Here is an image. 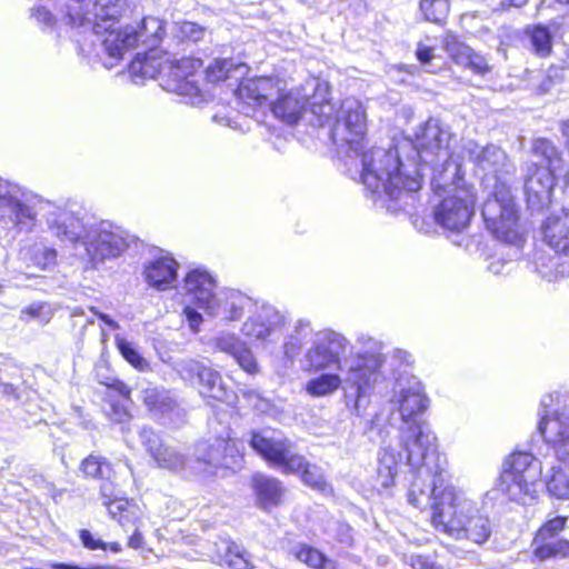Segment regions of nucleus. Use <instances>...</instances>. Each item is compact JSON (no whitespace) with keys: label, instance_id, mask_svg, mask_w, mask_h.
I'll return each instance as SVG.
<instances>
[{"label":"nucleus","instance_id":"f257e3e1","mask_svg":"<svg viewBox=\"0 0 569 569\" xmlns=\"http://www.w3.org/2000/svg\"><path fill=\"white\" fill-rule=\"evenodd\" d=\"M392 409L399 411L402 426L398 430L397 447L387 443L391 426L388 417L377 413L370 421L368 433L371 439L381 442V453L378 466V481L381 487L393 485L399 463L406 457L412 478L419 470L428 465L446 462L437 450V438L429 426L419 418L428 407L425 389L415 376H400L393 385V395L390 398Z\"/></svg>","mask_w":569,"mask_h":569},{"label":"nucleus","instance_id":"f03ea898","mask_svg":"<svg viewBox=\"0 0 569 569\" xmlns=\"http://www.w3.org/2000/svg\"><path fill=\"white\" fill-rule=\"evenodd\" d=\"M446 463L428 465L419 470L412 478L408 502L419 509L430 507L436 530L482 545L492 533L491 521L472 500L448 485Z\"/></svg>","mask_w":569,"mask_h":569},{"label":"nucleus","instance_id":"7ed1b4c3","mask_svg":"<svg viewBox=\"0 0 569 569\" xmlns=\"http://www.w3.org/2000/svg\"><path fill=\"white\" fill-rule=\"evenodd\" d=\"M360 350L341 363V357L349 349V341L341 333L322 330L313 336L311 346L305 353V368L309 371H323L338 368L345 377L347 397L355 396L353 410L360 416L369 403L370 395L383 381V345L370 337L358 339Z\"/></svg>","mask_w":569,"mask_h":569},{"label":"nucleus","instance_id":"20e7f679","mask_svg":"<svg viewBox=\"0 0 569 569\" xmlns=\"http://www.w3.org/2000/svg\"><path fill=\"white\" fill-rule=\"evenodd\" d=\"M460 154L462 156L461 167L465 160H469L479 169L492 173L496 179L495 191L489 197L481 210L487 229L498 239L510 244H520L522 236L518 228V213L510 192V188L505 181H501L500 173L508 172L507 154L497 146L489 144L480 148L473 140H463L460 144ZM456 179V183L462 180Z\"/></svg>","mask_w":569,"mask_h":569},{"label":"nucleus","instance_id":"39448f33","mask_svg":"<svg viewBox=\"0 0 569 569\" xmlns=\"http://www.w3.org/2000/svg\"><path fill=\"white\" fill-rule=\"evenodd\" d=\"M400 147H373L359 151L361 156V180L365 187L377 199L382 197L392 201L412 198V193L421 188L423 172L409 157L402 160Z\"/></svg>","mask_w":569,"mask_h":569},{"label":"nucleus","instance_id":"423d86ee","mask_svg":"<svg viewBox=\"0 0 569 569\" xmlns=\"http://www.w3.org/2000/svg\"><path fill=\"white\" fill-rule=\"evenodd\" d=\"M455 136L439 120L429 119L416 132L415 141L406 140L401 150H410L408 156L415 161L420 172L427 167L433 171L431 184L440 189L449 183H456L461 176L460 146H453Z\"/></svg>","mask_w":569,"mask_h":569},{"label":"nucleus","instance_id":"0eeeda50","mask_svg":"<svg viewBox=\"0 0 569 569\" xmlns=\"http://www.w3.org/2000/svg\"><path fill=\"white\" fill-rule=\"evenodd\" d=\"M139 437L142 446L158 468L171 472L189 469L191 472L206 471V467L233 469L240 465L241 456L230 439L216 438L212 443L201 441L196 446L194 459H189L177 448L162 442L151 428L143 427Z\"/></svg>","mask_w":569,"mask_h":569},{"label":"nucleus","instance_id":"6e6552de","mask_svg":"<svg viewBox=\"0 0 569 569\" xmlns=\"http://www.w3.org/2000/svg\"><path fill=\"white\" fill-rule=\"evenodd\" d=\"M118 19L107 23H97L96 39L90 40L91 47L86 49L87 43L81 44V52L87 57L101 61L104 68H113L123 57L124 52L138 43H144L156 48L158 41L164 34L163 21L156 17H146L137 26H127L122 29H114Z\"/></svg>","mask_w":569,"mask_h":569},{"label":"nucleus","instance_id":"1a4fd4ad","mask_svg":"<svg viewBox=\"0 0 569 569\" xmlns=\"http://www.w3.org/2000/svg\"><path fill=\"white\" fill-rule=\"evenodd\" d=\"M250 446L281 472L288 475L301 472L305 485L322 493L332 491L322 469L317 465L309 463L303 456L296 452L295 443L282 435L270 430L253 432Z\"/></svg>","mask_w":569,"mask_h":569},{"label":"nucleus","instance_id":"9d476101","mask_svg":"<svg viewBox=\"0 0 569 569\" xmlns=\"http://www.w3.org/2000/svg\"><path fill=\"white\" fill-rule=\"evenodd\" d=\"M540 477L539 459L529 452H515L505 463L497 489L510 500L527 505L537 497Z\"/></svg>","mask_w":569,"mask_h":569},{"label":"nucleus","instance_id":"9b49d317","mask_svg":"<svg viewBox=\"0 0 569 569\" xmlns=\"http://www.w3.org/2000/svg\"><path fill=\"white\" fill-rule=\"evenodd\" d=\"M539 432L556 456L569 467V395L549 393L540 401Z\"/></svg>","mask_w":569,"mask_h":569},{"label":"nucleus","instance_id":"f8f14e48","mask_svg":"<svg viewBox=\"0 0 569 569\" xmlns=\"http://www.w3.org/2000/svg\"><path fill=\"white\" fill-rule=\"evenodd\" d=\"M367 133V112L362 102L346 98L338 108V117L331 128V139L340 152L358 157Z\"/></svg>","mask_w":569,"mask_h":569},{"label":"nucleus","instance_id":"ddd939ff","mask_svg":"<svg viewBox=\"0 0 569 569\" xmlns=\"http://www.w3.org/2000/svg\"><path fill=\"white\" fill-rule=\"evenodd\" d=\"M73 4L69 7L64 16L66 23L72 29H77L79 34V47L87 43L86 49L90 48V40L96 39L97 23H107L119 19L123 12V4L119 0H72Z\"/></svg>","mask_w":569,"mask_h":569},{"label":"nucleus","instance_id":"4468645a","mask_svg":"<svg viewBox=\"0 0 569 569\" xmlns=\"http://www.w3.org/2000/svg\"><path fill=\"white\" fill-rule=\"evenodd\" d=\"M37 200L17 183L0 178V222L19 232L33 231L38 221Z\"/></svg>","mask_w":569,"mask_h":569},{"label":"nucleus","instance_id":"2eb2a0df","mask_svg":"<svg viewBox=\"0 0 569 569\" xmlns=\"http://www.w3.org/2000/svg\"><path fill=\"white\" fill-rule=\"evenodd\" d=\"M82 240L92 268L119 257L128 248V233L109 221L90 227Z\"/></svg>","mask_w":569,"mask_h":569},{"label":"nucleus","instance_id":"dca6fc26","mask_svg":"<svg viewBox=\"0 0 569 569\" xmlns=\"http://www.w3.org/2000/svg\"><path fill=\"white\" fill-rule=\"evenodd\" d=\"M248 318L241 326V333L253 343H273L282 335L284 317L269 303H258L247 310Z\"/></svg>","mask_w":569,"mask_h":569},{"label":"nucleus","instance_id":"f3484780","mask_svg":"<svg viewBox=\"0 0 569 569\" xmlns=\"http://www.w3.org/2000/svg\"><path fill=\"white\" fill-rule=\"evenodd\" d=\"M475 194L468 188L456 187L435 208L436 222L451 232L463 231L473 214Z\"/></svg>","mask_w":569,"mask_h":569},{"label":"nucleus","instance_id":"a211bd4d","mask_svg":"<svg viewBox=\"0 0 569 569\" xmlns=\"http://www.w3.org/2000/svg\"><path fill=\"white\" fill-rule=\"evenodd\" d=\"M174 370L187 381H198L202 397L221 402H231L233 393L223 383L219 371L196 359H181L174 363Z\"/></svg>","mask_w":569,"mask_h":569},{"label":"nucleus","instance_id":"6ab92c4d","mask_svg":"<svg viewBox=\"0 0 569 569\" xmlns=\"http://www.w3.org/2000/svg\"><path fill=\"white\" fill-rule=\"evenodd\" d=\"M202 67V61L192 57H183L173 62L167 63L168 83L167 90L178 93L186 98V102L191 106H200L204 101L196 80V72Z\"/></svg>","mask_w":569,"mask_h":569},{"label":"nucleus","instance_id":"aec40b11","mask_svg":"<svg viewBox=\"0 0 569 569\" xmlns=\"http://www.w3.org/2000/svg\"><path fill=\"white\" fill-rule=\"evenodd\" d=\"M253 306L254 301L242 292L223 289L213 293L202 311L209 318L230 322L240 320Z\"/></svg>","mask_w":569,"mask_h":569},{"label":"nucleus","instance_id":"412c9836","mask_svg":"<svg viewBox=\"0 0 569 569\" xmlns=\"http://www.w3.org/2000/svg\"><path fill=\"white\" fill-rule=\"evenodd\" d=\"M567 518L557 516L548 520L538 530L533 538V555L539 560H546L552 557H569V541L553 538L566 527Z\"/></svg>","mask_w":569,"mask_h":569},{"label":"nucleus","instance_id":"4be33fe9","mask_svg":"<svg viewBox=\"0 0 569 569\" xmlns=\"http://www.w3.org/2000/svg\"><path fill=\"white\" fill-rule=\"evenodd\" d=\"M441 46L456 64L481 76L490 71L486 58L476 52L455 33L446 32L441 39Z\"/></svg>","mask_w":569,"mask_h":569},{"label":"nucleus","instance_id":"5701e85b","mask_svg":"<svg viewBox=\"0 0 569 569\" xmlns=\"http://www.w3.org/2000/svg\"><path fill=\"white\" fill-rule=\"evenodd\" d=\"M555 187V171L551 169L535 168L531 176L525 181L527 204L532 211H540L551 202Z\"/></svg>","mask_w":569,"mask_h":569},{"label":"nucleus","instance_id":"b1692460","mask_svg":"<svg viewBox=\"0 0 569 569\" xmlns=\"http://www.w3.org/2000/svg\"><path fill=\"white\" fill-rule=\"evenodd\" d=\"M282 82L278 78L257 77L242 80L237 89V96L248 104L262 106L271 97L279 93Z\"/></svg>","mask_w":569,"mask_h":569},{"label":"nucleus","instance_id":"393cba45","mask_svg":"<svg viewBox=\"0 0 569 569\" xmlns=\"http://www.w3.org/2000/svg\"><path fill=\"white\" fill-rule=\"evenodd\" d=\"M214 287L216 283L210 273L206 270L193 269L184 277L182 289L188 301L197 309L202 310L213 296Z\"/></svg>","mask_w":569,"mask_h":569},{"label":"nucleus","instance_id":"a878e982","mask_svg":"<svg viewBox=\"0 0 569 569\" xmlns=\"http://www.w3.org/2000/svg\"><path fill=\"white\" fill-rule=\"evenodd\" d=\"M47 223L53 234L62 241L76 242L83 238V224L71 210L56 208L48 213Z\"/></svg>","mask_w":569,"mask_h":569},{"label":"nucleus","instance_id":"bb28decb","mask_svg":"<svg viewBox=\"0 0 569 569\" xmlns=\"http://www.w3.org/2000/svg\"><path fill=\"white\" fill-rule=\"evenodd\" d=\"M168 59L160 56L156 48L148 52H139L129 64V76L136 84L142 83L146 79H153L157 74L167 69Z\"/></svg>","mask_w":569,"mask_h":569},{"label":"nucleus","instance_id":"cd10ccee","mask_svg":"<svg viewBox=\"0 0 569 569\" xmlns=\"http://www.w3.org/2000/svg\"><path fill=\"white\" fill-rule=\"evenodd\" d=\"M177 261L169 254H161L144 267V279L149 286L168 289L177 279Z\"/></svg>","mask_w":569,"mask_h":569},{"label":"nucleus","instance_id":"c85d7f7f","mask_svg":"<svg viewBox=\"0 0 569 569\" xmlns=\"http://www.w3.org/2000/svg\"><path fill=\"white\" fill-rule=\"evenodd\" d=\"M545 242L555 251L569 254V212L552 214L542 224Z\"/></svg>","mask_w":569,"mask_h":569},{"label":"nucleus","instance_id":"c756f323","mask_svg":"<svg viewBox=\"0 0 569 569\" xmlns=\"http://www.w3.org/2000/svg\"><path fill=\"white\" fill-rule=\"evenodd\" d=\"M306 104L307 99L305 96H301L299 91H290L279 96L272 102L271 110L276 118L281 119L288 124H295L302 114L308 112Z\"/></svg>","mask_w":569,"mask_h":569},{"label":"nucleus","instance_id":"7c9ffc66","mask_svg":"<svg viewBox=\"0 0 569 569\" xmlns=\"http://www.w3.org/2000/svg\"><path fill=\"white\" fill-rule=\"evenodd\" d=\"M309 112L311 118L309 121L322 127L336 121L338 117V109L332 101L327 98V88L322 89L320 84L317 86L315 94L308 100Z\"/></svg>","mask_w":569,"mask_h":569},{"label":"nucleus","instance_id":"2f4dec72","mask_svg":"<svg viewBox=\"0 0 569 569\" xmlns=\"http://www.w3.org/2000/svg\"><path fill=\"white\" fill-rule=\"evenodd\" d=\"M252 482L258 501L262 508L268 509L280 503L283 488L278 479L256 475Z\"/></svg>","mask_w":569,"mask_h":569},{"label":"nucleus","instance_id":"473e14b6","mask_svg":"<svg viewBox=\"0 0 569 569\" xmlns=\"http://www.w3.org/2000/svg\"><path fill=\"white\" fill-rule=\"evenodd\" d=\"M247 72V66L242 62H234L231 59H214L206 68V77L210 82H218L224 79H241Z\"/></svg>","mask_w":569,"mask_h":569},{"label":"nucleus","instance_id":"72a5a7b5","mask_svg":"<svg viewBox=\"0 0 569 569\" xmlns=\"http://www.w3.org/2000/svg\"><path fill=\"white\" fill-rule=\"evenodd\" d=\"M289 553L298 561L307 565L312 569H336V562L327 558L318 549L299 543L293 546Z\"/></svg>","mask_w":569,"mask_h":569},{"label":"nucleus","instance_id":"f704fd0d","mask_svg":"<svg viewBox=\"0 0 569 569\" xmlns=\"http://www.w3.org/2000/svg\"><path fill=\"white\" fill-rule=\"evenodd\" d=\"M220 558L232 569H252L250 555L242 547L230 540H222L218 547Z\"/></svg>","mask_w":569,"mask_h":569},{"label":"nucleus","instance_id":"c9c22d12","mask_svg":"<svg viewBox=\"0 0 569 569\" xmlns=\"http://www.w3.org/2000/svg\"><path fill=\"white\" fill-rule=\"evenodd\" d=\"M525 37L529 41V49L538 57L545 58L552 51V36L547 27L541 24L529 26L525 30Z\"/></svg>","mask_w":569,"mask_h":569},{"label":"nucleus","instance_id":"e433bc0d","mask_svg":"<svg viewBox=\"0 0 569 569\" xmlns=\"http://www.w3.org/2000/svg\"><path fill=\"white\" fill-rule=\"evenodd\" d=\"M142 400L150 411L160 415L173 412L178 407L176 400L166 390L147 388L142 391Z\"/></svg>","mask_w":569,"mask_h":569},{"label":"nucleus","instance_id":"4c0bfd02","mask_svg":"<svg viewBox=\"0 0 569 569\" xmlns=\"http://www.w3.org/2000/svg\"><path fill=\"white\" fill-rule=\"evenodd\" d=\"M341 383L342 379L339 375L321 373L306 383V391L312 397H326L337 391Z\"/></svg>","mask_w":569,"mask_h":569},{"label":"nucleus","instance_id":"58836bf2","mask_svg":"<svg viewBox=\"0 0 569 569\" xmlns=\"http://www.w3.org/2000/svg\"><path fill=\"white\" fill-rule=\"evenodd\" d=\"M531 149L535 156L542 158L546 162V167H540V169L556 171L559 168L561 159L557 148L550 140L546 138L535 139Z\"/></svg>","mask_w":569,"mask_h":569},{"label":"nucleus","instance_id":"ea45409f","mask_svg":"<svg viewBox=\"0 0 569 569\" xmlns=\"http://www.w3.org/2000/svg\"><path fill=\"white\" fill-rule=\"evenodd\" d=\"M420 10L427 21L442 23L450 10L448 0H421Z\"/></svg>","mask_w":569,"mask_h":569},{"label":"nucleus","instance_id":"a19ab883","mask_svg":"<svg viewBox=\"0 0 569 569\" xmlns=\"http://www.w3.org/2000/svg\"><path fill=\"white\" fill-rule=\"evenodd\" d=\"M309 329V322L305 320H298L295 326V331L289 335L283 343V353L286 358L292 360L299 355L302 340L306 337V332Z\"/></svg>","mask_w":569,"mask_h":569},{"label":"nucleus","instance_id":"79ce46f5","mask_svg":"<svg viewBox=\"0 0 569 569\" xmlns=\"http://www.w3.org/2000/svg\"><path fill=\"white\" fill-rule=\"evenodd\" d=\"M552 475L546 481L548 492L557 499H569V478L557 467H552Z\"/></svg>","mask_w":569,"mask_h":569},{"label":"nucleus","instance_id":"37998d69","mask_svg":"<svg viewBox=\"0 0 569 569\" xmlns=\"http://www.w3.org/2000/svg\"><path fill=\"white\" fill-rule=\"evenodd\" d=\"M30 262L41 269L51 270L57 263V251L52 248L36 244L30 249Z\"/></svg>","mask_w":569,"mask_h":569},{"label":"nucleus","instance_id":"c03bdc74","mask_svg":"<svg viewBox=\"0 0 569 569\" xmlns=\"http://www.w3.org/2000/svg\"><path fill=\"white\" fill-rule=\"evenodd\" d=\"M173 32L182 41L198 42L204 38L207 29L191 21H182L174 24Z\"/></svg>","mask_w":569,"mask_h":569},{"label":"nucleus","instance_id":"a18cd8bd","mask_svg":"<svg viewBox=\"0 0 569 569\" xmlns=\"http://www.w3.org/2000/svg\"><path fill=\"white\" fill-rule=\"evenodd\" d=\"M117 347L122 357L134 368L144 370L148 368V361L138 352V350L127 341L124 338L119 336L116 337Z\"/></svg>","mask_w":569,"mask_h":569},{"label":"nucleus","instance_id":"49530a36","mask_svg":"<svg viewBox=\"0 0 569 569\" xmlns=\"http://www.w3.org/2000/svg\"><path fill=\"white\" fill-rule=\"evenodd\" d=\"M52 317V312L44 302H33L24 307L20 312V320L29 321L38 320L40 323H48Z\"/></svg>","mask_w":569,"mask_h":569},{"label":"nucleus","instance_id":"de8ad7c7","mask_svg":"<svg viewBox=\"0 0 569 569\" xmlns=\"http://www.w3.org/2000/svg\"><path fill=\"white\" fill-rule=\"evenodd\" d=\"M82 472L92 478H103L110 472L109 463L100 457L89 456L81 463Z\"/></svg>","mask_w":569,"mask_h":569},{"label":"nucleus","instance_id":"09e8293b","mask_svg":"<svg viewBox=\"0 0 569 569\" xmlns=\"http://www.w3.org/2000/svg\"><path fill=\"white\" fill-rule=\"evenodd\" d=\"M233 359L240 366V368L249 375H256L259 372V365L253 355L252 350L248 347L247 342L236 353Z\"/></svg>","mask_w":569,"mask_h":569},{"label":"nucleus","instance_id":"8fccbe9b","mask_svg":"<svg viewBox=\"0 0 569 569\" xmlns=\"http://www.w3.org/2000/svg\"><path fill=\"white\" fill-rule=\"evenodd\" d=\"M242 341L234 333H222L214 339V346L218 350L226 352L232 357L242 348Z\"/></svg>","mask_w":569,"mask_h":569},{"label":"nucleus","instance_id":"3c124183","mask_svg":"<svg viewBox=\"0 0 569 569\" xmlns=\"http://www.w3.org/2000/svg\"><path fill=\"white\" fill-rule=\"evenodd\" d=\"M537 271L548 281H557L558 279L565 278L569 274V269L565 268L563 264H560L558 259L555 258L549 260V264H537Z\"/></svg>","mask_w":569,"mask_h":569},{"label":"nucleus","instance_id":"603ef678","mask_svg":"<svg viewBox=\"0 0 569 569\" xmlns=\"http://www.w3.org/2000/svg\"><path fill=\"white\" fill-rule=\"evenodd\" d=\"M437 48L436 39L426 37L417 43L416 57L421 64H429L435 58V50Z\"/></svg>","mask_w":569,"mask_h":569},{"label":"nucleus","instance_id":"864d4df0","mask_svg":"<svg viewBox=\"0 0 569 569\" xmlns=\"http://www.w3.org/2000/svg\"><path fill=\"white\" fill-rule=\"evenodd\" d=\"M109 417L117 423H124L130 420L131 416L128 410V401L112 400L110 402Z\"/></svg>","mask_w":569,"mask_h":569},{"label":"nucleus","instance_id":"5fc2aeb1","mask_svg":"<svg viewBox=\"0 0 569 569\" xmlns=\"http://www.w3.org/2000/svg\"><path fill=\"white\" fill-rule=\"evenodd\" d=\"M140 513V509L136 505L130 503L128 506V509L124 512H122V515L118 518L117 521L123 528H132L138 526Z\"/></svg>","mask_w":569,"mask_h":569},{"label":"nucleus","instance_id":"6e6d98bb","mask_svg":"<svg viewBox=\"0 0 569 569\" xmlns=\"http://www.w3.org/2000/svg\"><path fill=\"white\" fill-rule=\"evenodd\" d=\"M80 540L82 545L90 550H107L108 545L103 542L100 538L94 537L89 530L82 529L79 532Z\"/></svg>","mask_w":569,"mask_h":569},{"label":"nucleus","instance_id":"4d7b16f0","mask_svg":"<svg viewBox=\"0 0 569 569\" xmlns=\"http://www.w3.org/2000/svg\"><path fill=\"white\" fill-rule=\"evenodd\" d=\"M183 315L186 316V319L192 331H199V328L203 321L202 315L196 308L189 305L184 307Z\"/></svg>","mask_w":569,"mask_h":569},{"label":"nucleus","instance_id":"13d9d810","mask_svg":"<svg viewBox=\"0 0 569 569\" xmlns=\"http://www.w3.org/2000/svg\"><path fill=\"white\" fill-rule=\"evenodd\" d=\"M104 505L108 507L109 515L118 520V518L128 509L130 502L126 499H114L110 501H104Z\"/></svg>","mask_w":569,"mask_h":569},{"label":"nucleus","instance_id":"bf43d9fd","mask_svg":"<svg viewBox=\"0 0 569 569\" xmlns=\"http://www.w3.org/2000/svg\"><path fill=\"white\" fill-rule=\"evenodd\" d=\"M32 16L39 23L43 24L44 27H52L56 21L51 12L43 7L37 8Z\"/></svg>","mask_w":569,"mask_h":569},{"label":"nucleus","instance_id":"052dcab7","mask_svg":"<svg viewBox=\"0 0 569 569\" xmlns=\"http://www.w3.org/2000/svg\"><path fill=\"white\" fill-rule=\"evenodd\" d=\"M352 529L349 525L339 523L337 526V539L343 545H351L352 542Z\"/></svg>","mask_w":569,"mask_h":569},{"label":"nucleus","instance_id":"680f3d73","mask_svg":"<svg viewBox=\"0 0 569 569\" xmlns=\"http://www.w3.org/2000/svg\"><path fill=\"white\" fill-rule=\"evenodd\" d=\"M33 482L38 488L43 489L48 495L56 498L57 493L54 485L48 481L42 475H36L33 477Z\"/></svg>","mask_w":569,"mask_h":569},{"label":"nucleus","instance_id":"e2e57ef3","mask_svg":"<svg viewBox=\"0 0 569 569\" xmlns=\"http://www.w3.org/2000/svg\"><path fill=\"white\" fill-rule=\"evenodd\" d=\"M412 569H431L432 563L421 555H411L408 560Z\"/></svg>","mask_w":569,"mask_h":569},{"label":"nucleus","instance_id":"0e129e2a","mask_svg":"<svg viewBox=\"0 0 569 569\" xmlns=\"http://www.w3.org/2000/svg\"><path fill=\"white\" fill-rule=\"evenodd\" d=\"M133 533L130 536L128 545L133 549H139L143 546V537L139 531V526L132 527Z\"/></svg>","mask_w":569,"mask_h":569},{"label":"nucleus","instance_id":"69168bd1","mask_svg":"<svg viewBox=\"0 0 569 569\" xmlns=\"http://www.w3.org/2000/svg\"><path fill=\"white\" fill-rule=\"evenodd\" d=\"M90 311L93 315L98 316V318L100 320H102L111 329H113V330L119 329V323L117 321H114L111 317H109L108 315L97 311L96 308H93V307L90 308Z\"/></svg>","mask_w":569,"mask_h":569},{"label":"nucleus","instance_id":"338daca9","mask_svg":"<svg viewBox=\"0 0 569 569\" xmlns=\"http://www.w3.org/2000/svg\"><path fill=\"white\" fill-rule=\"evenodd\" d=\"M0 396L12 397V398L17 399L18 398L17 389L12 383L0 382Z\"/></svg>","mask_w":569,"mask_h":569},{"label":"nucleus","instance_id":"774afa93","mask_svg":"<svg viewBox=\"0 0 569 569\" xmlns=\"http://www.w3.org/2000/svg\"><path fill=\"white\" fill-rule=\"evenodd\" d=\"M51 569H113L111 567L107 566H94L89 568H82L73 565H67V563H51L49 565Z\"/></svg>","mask_w":569,"mask_h":569}]
</instances>
